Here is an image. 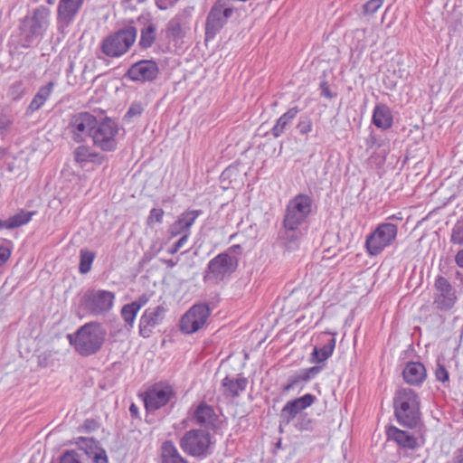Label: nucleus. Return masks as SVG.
<instances>
[{
	"mask_svg": "<svg viewBox=\"0 0 463 463\" xmlns=\"http://www.w3.org/2000/svg\"><path fill=\"white\" fill-rule=\"evenodd\" d=\"M313 211V199L306 194H298L287 203L283 216V239L298 245L304 236Z\"/></svg>",
	"mask_w": 463,
	"mask_h": 463,
	"instance_id": "1",
	"label": "nucleus"
},
{
	"mask_svg": "<svg viewBox=\"0 0 463 463\" xmlns=\"http://www.w3.org/2000/svg\"><path fill=\"white\" fill-rule=\"evenodd\" d=\"M106 329L99 322H89L80 326L75 333L68 334L67 339L75 352L81 356L96 354L103 346Z\"/></svg>",
	"mask_w": 463,
	"mask_h": 463,
	"instance_id": "2",
	"label": "nucleus"
},
{
	"mask_svg": "<svg viewBox=\"0 0 463 463\" xmlns=\"http://www.w3.org/2000/svg\"><path fill=\"white\" fill-rule=\"evenodd\" d=\"M394 414L400 424L414 428L420 421V400L410 388L398 390L393 398Z\"/></svg>",
	"mask_w": 463,
	"mask_h": 463,
	"instance_id": "3",
	"label": "nucleus"
},
{
	"mask_svg": "<svg viewBox=\"0 0 463 463\" xmlns=\"http://www.w3.org/2000/svg\"><path fill=\"white\" fill-rule=\"evenodd\" d=\"M50 9L41 5L32 16L24 19L20 27L23 47L30 48L41 42L50 25Z\"/></svg>",
	"mask_w": 463,
	"mask_h": 463,
	"instance_id": "4",
	"label": "nucleus"
},
{
	"mask_svg": "<svg viewBox=\"0 0 463 463\" xmlns=\"http://www.w3.org/2000/svg\"><path fill=\"white\" fill-rule=\"evenodd\" d=\"M239 259L230 251L219 253L207 264L203 280L211 285H217L224 281L235 272L238 268Z\"/></svg>",
	"mask_w": 463,
	"mask_h": 463,
	"instance_id": "5",
	"label": "nucleus"
},
{
	"mask_svg": "<svg viewBox=\"0 0 463 463\" xmlns=\"http://www.w3.org/2000/svg\"><path fill=\"white\" fill-rule=\"evenodd\" d=\"M183 451L192 457L204 458L212 454V437L203 430L186 431L179 442Z\"/></svg>",
	"mask_w": 463,
	"mask_h": 463,
	"instance_id": "6",
	"label": "nucleus"
},
{
	"mask_svg": "<svg viewBox=\"0 0 463 463\" xmlns=\"http://www.w3.org/2000/svg\"><path fill=\"white\" fill-rule=\"evenodd\" d=\"M137 31L134 26H127L103 40L102 52L111 58H117L126 53L135 43Z\"/></svg>",
	"mask_w": 463,
	"mask_h": 463,
	"instance_id": "7",
	"label": "nucleus"
},
{
	"mask_svg": "<svg viewBox=\"0 0 463 463\" xmlns=\"http://www.w3.org/2000/svg\"><path fill=\"white\" fill-rule=\"evenodd\" d=\"M398 227L392 222H383L367 235L365 247L371 256H377L390 247L397 238Z\"/></svg>",
	"mask_w": 463,
	"mask_h": 463,
	"instance_id": "8",
	"label": "nucleus"
},
{
	"mask_svg": "<svg viewBox=\"0 0 463 463\" xmlns=\"http://www.w3.org/2000/svg\"><path fill=\"white\" fill-rule=\"evenodd\" d=\"M118 133V128L116 122L107 118L101 121L97 119L90 137L95 146L102 151L111 152L117 148L116 136Z\"/></svg>",
	"mask_w": 463,
	"mask_h": 463,
	"instance_id": "9",
	"label": "nucleus"
},
{
	"mask_svg": "<svg viewBox=\"0 0 463 463\" xmlns=\"http://www.w3.org/2000/svg\"><path fill=\"white\" fill-rule=\"evenodd\" d=\"M97 118L90 112L73 114L67 125L66 130L71 138L76 143H84L91 137Z\"/></svg>",
	"mask_w": 463,
	"mask_h": 463,
	"instance_id": "10",
	"label": "nucleus"
},
{
	"mask_svg": "<svg viewBox=\"0 0 463 463\" xmlns=\"http://www.w3.org/2000/svg\"><path fill=\"white\" fill-rule=\"evenodd\" d=\"M233 8L227 6L225 0H217L212 6L205 23V41H212L233 14Z\"/></svg>",
	"mask_w": 463,
	"mask_h": 463,
	"instance_id": "11",
	"label": "nucleus"
},
{
	"mask_svg": "<svg viewBox=\"0 0 463 463\" xmlns=\"http://www.w3.org/2000/svg\"><path fill=\"white\" fill-rule=\"evenodd\" d=\"M211 309L207 304L200 303L191 307L181 317L180 330L184 334H194L206 323Z\"/></svg>",
	"mask_w": 463,
	"mask_h": 463,
	"instance_id": "12",
	"label": "nucleus"
},
{
	"mask_svg": "<svg viewBox=\"0 0 463 463\" xmlns=\"http://www.w3.org/2000/svg\"><path fill=\"white\" fill-rule=\"evenodd\" d=\"M84 0H60L57 8V30L65 36L83 5Z\"/></svg>",
	"mask_w": 463,
	"mask_h": 463,
	"instance_id": "13",
	"label": "nucleus"
},
{
	"mask_svg": "<svg viewBox=\"0 0 463 463\" xmlns=\"http://www.w3.org/2000/svg\"><path fill=\"white\" fill-rule=\"evenodd\" d=\"M316 400L315 395L306 393L299 398L288 401L280 411L279 428L281 429L283 426L290 424L304 410L310 407Z\"/></svg>",
	"mask_w": 463,
	"mask_h": 463,
	"instance_id": "14",
	"label": "nucleus"
},
{
	"mask_svg": "<svg viewBox=\"0 0 463 463\" xmlns=\"http://www.w3.org/2000/svg\"><path fill=\"white\" fill-rule=\"evenodd\" d=\"M115 294L105 289L90 291L86 295V307L95 316H99L109 312L114 305Z\"/></svg>",
	"mask_w": 463,
	"mask_h": 463,
	"instance_id": "15",
	"label": "nucleus"
},
{
	"mask_svg": "<svg viewBox=\"0 0 463 463\" xmlns=\"http://www.w3.org/2000/svg\"><path fill=\"white\" fill-rule=\"evenodd\" d=\"M166 312L167 308L163 305L146 308L139 319V335L144 338L150 337L154 329L163 323Z\"/></svg>",
	"mask_w": 463,
	"mask_h": 463,
	"instance_id": "16",
	"label": "nucleus"
},
{
	"mask_svg": "<svg viewBox=\"0 0 463 463\" xmlns=\"http://www.w3.org/2000/svg\"><path fill=\"white\" fill-rule=\"evenodd\" d=\"M174 396L171 386L156 383L151 386L144 395V403L147 411H154L166 405Z\"/></svg>",
	"mask_w": 463,
	"mask_h": 463,
	"instance_id": "17",
	"label": "nucleus"
},
{
	"mask_svg": "<svg viewBox=\"0 0 463 463\" xmlns=\"http://www.w3.org/2000/svg\"><path fill=\"white\" fill-rule=\"evenodd\" d=\"M434 305L440 311L450 310L456 301V290L449 280L443 277H438L435 280Z\"/></svg>",
	"mask_w": 463,
	"mask_h": 463,
	"instance_id": "18",
	"label": "nucleus"
},
{
	"mask_svg": "<svg viewBox=\"0 0 463 463\" xmlns=\"http://www.w3.org/2000/svg\"><path fill=\"white\" fill-rule=\"evenodd\" d=\"M159 72L156 62L153 60H141L132 64L126 77L132 81L146 83L156 79Z\"/></svg>",
	"mask_w": 463,
	"mask_h": 463,
	"instance_id": "19",
	"label": "nucleus"
},
{
	"mask_svg": "<svg viewBox=\"0 0 463 463\" xmlns=\"http://www.w3.org/2000/svg\"><path fill=\"white\" fill-rule=\"evenodd\" d=\"M202 213L201 210H187L182 213L169 228L171 237L187 234L189 238L191 227Z\"/></svg>",
	"mask_w": 463,
	"mask_h": 463,
	"instance_id": "20",
	"label": "nucleus"
},
{
	"mask_svg": "<svg viewBox=\"0 0 463 463\" xmlns=\"http://www.w3.org/2000/svg\"><path fill=\"white\" fill-rule=\"evenodd\" d=\"M191 419L195 424L210 429L215 426L217 415L212 406L201 402L193 411Z\"/></svg>",
	"mask_w": 463,
	"mask_h": 463,
	"instance_id": "21",
	"label": "nucleus"
},
{
	"mask_svg": "<svg viewBox=\"0 0 463 463\" xmlns=\"http://www.w3.org/2000/svg\"><path fill=\"white\" fill-rule=\"evenodd\" d=\"M248 385V379L239 375L236 379L226 376L222 381L221 391L226 398H236L244 392Z\"/></svg>",
	"mask_w": 463,
	"mask_h": 463,
	"instance_id": "22",
	"label": "nucleus"
},
{
	"mask_svg": "<svg viewBox=\"0 0 463 463\" xmlns=\"http://www.w3.org/2000/svg\"><path fill=\"white\" fill-rule=\"evenodd\" d=\"M73 156L75 162L80 165L81 168H83L87 163L101 165L104 161L102 155L93 150L90 146L84 145L75 148Z\"/></svg>",
	"mask_w": 463,
	"mask_h": 463,
	"instance_id": "23",
	"label": "nucleus"
},
{
	"mask_svg": "<svg viewBox=\"0 0 463 463\" xmlns=\"http://www.w3.org/2000/svg\"><path fill=\"white\" fill-rule=\"evenodd\" d=\"M404 381L411 385H420L426 379L427 373L420 362H409L402 372Z\"/></svg>",
	"mask_w": 463,
	"mask_h": 463,
	"instance_id": "24",
	"label": "nucleus"
},
{
	"mask_svg": "<svg viewBox=\"0 0 463 463\" xmlns=\"http://www.w3.org/2000/svg\"><path fill=\"white\" fill-rule=\"evenodd\" d=\"M323 345L321 347L315 346L311 354L310 362L319 364L326 361L332 354L335 347V338L329 336V334H325L323 338Z\"/></svg>",
	"mask_w": 463,
	"mask_h": 463,
	"instance_id": "25",
	"label": "nucleus"
},
{
	"mask_svg": "<svg viewBox=\"0 0 463 463\" xmlns=\"http://www.w3.org/2000/svg\"><path fill=\"white\" fill-rule=\"evenodd\" d=\"M372 121L378 128L389 129L393 122L391 109L385 104H376L373 111Z\"/></svg>",
	"mask_w": 463,
	"mask_h": 463,
	"instance_id": "26",
	"label": "nucleus"
},
{
	"mask_svg": "<svg viewBox=\"0 0 463 463\" xmlns=\"http://www.w3.org/2000/svg\"><path fill=\"white\" fill-rule=\"evenodd\" d=\"M55 87V83L53 81L48 82L46 85L42 86L36 94L33 96L32 101L30 102L27 109L26 114L32 115L35 111L39 110L41 108L43 107L45 102L49 99L51 97L53 89Z\"/></svg>",
	"mask_w": 463,
	"mask_h": 463,
	"instance_id": "27",
	"label": "nucleus"
},
{
	"mask_svg": "<svg viewBox=\"0 0 463 463\" xmlns=\"http://www.w3.org/2000/svg\"><path fill=\"white\" fill-rule=\"evenodd\" d=\"M386 434L389 439L394 440L402 448L415 449L418 445L417 439L413 435L394 426L389 427Z\"/></svg>",
	"mask_w": 463,
	"mask_h": 463,
	"instance_id": "28",
	"label": "nucleus"
},
{
	"mask_svg": "<svg viewBox=\"0 0 463 463\" xmlns=\"http://www.w3.org/2000/svg\"><path fill=\"white\" fill-rule=\"evenodd\" d=\"M161 459L162 463H188V461L182 457L172 441L163 443L161 448Z\"/></svg>",
	"mask_w": 463,
	"mask_h": 463,
	"instance_id": "29",
	"label": "nucleus"
},
{
	"mask_svg": "<svg viewBox=\"0 0 463 463\" xmlns=\"http://www.w3.org/2000/svg\"><path fill=\"white\" fill-rule=\"evenodd\" d=\"M298 111V109L297 107H294L289 109L284 114H282L271 129L272 135L275 137H280L287 129V128L289 126L291 121L297 117Z\"/></svg>",
	"mask_w": 463,
	"mask_h": 463,
	"instance_id": "30",
	"label": "nucleus"
},
{
	"mask_svg": "<svg viewBox=\"0 0 463 463\" xmlns=\"http://www.w3.org/2000/svg\"><path fill=\"white\" fill-rule=\"evenodd\" d=\"M322 370L321 366H312L310 368L305 369L298 376L292 377L288 380V383L283 387L284 392H289L294 389L295 385L299 381H309L310 379L317 376Z\"/></svg>",
	"mask_w": 463,
	"mask_h": 463,
	"instance_id": "31",
	"label": "nucleus"
},
{
	"mask_svg": "<svg viewBox=\"0 0 463 463\" xmlns=\"http://www.w3.org/2000/svg\"><path fill=\"white\" fill-rule=\"evenodd\" d=\"M156 25L151 22L141 29L139 45L142 48L146 49L152 46L156 40Z\"/></svg>",
	"mask_w": 463,
	"mask_h": 463,
	"instance_id": "32",
	"label": "nucleus"
},
{
	"mask_svg": "<svg viewBox=\"0 0 463 463\" xmlns=\"http://www.w3.org/2000/svg\"><path fill=\"white\" fill-rule=\"evenodd\" d=\"M34 213V212L20 211L18 213L7 219V229L12 230L27 224L32 220Z\"/></svg>",
	"mask_w": 463,
	"mask_h": 463,
	"instance_id": "33",
	"label": "nucleus"
},
{
	"mask_svg": "<svg viewBox=\"0 0 463 463\" xmlns=\"http://www.w3.org/2000/svg\"><path fill=\"white\" fill-rule=\"evenodd\" d=\"M95 256L96 254L88 249H81L80 250L79 270L81 274H86L90 270Z\"/></svg>",
	"mask_w": 463,
	"mask_h": 463,
	"instance_id": "34",
	"label": "nucleus"
},
{
	"mask_svg": "<svg viewBox=\"0 0 463 463\" xmlns=\"http://www.w3.org/2000/svg\"><path fill=\"white\" fill-rule=\"evenodd\" d=\"M26 88L23 80H14L10 84L7 90V97L14 101L20 100L25 94Z\"/></svg>",
	"mask_w": 463,
	"mask_h": 463,
	"instance_id": "35",
	"label": "nucleus"
},
{
	"mask_svg": "<svg viewBox=\"0 0 463 463\" xmlns=\"http://www.w3.org/2000/svg\"><path fill=\"white\" fill-rule=\"evenodd\" d=\"M137 313L138 310L136 309V307L131 303L126 304L122 307L120 314L127 326L128 327V330L133 328Z\"/></svg>",
	"mask_w": 463,
	"mask_h": 463,
	"instance_id": "36",
	"label": "nucleus"
},
{
	"mask_svg": "<svg viewBox=\"0 0 463 463\" xmlns=\"http://www.w3.org/2000/svg\"><path fill=\"white\" fill-rule=\"evenodd\" d=\"M167 36L173 40H179L184 36V31L178 18L172 19L167 26Z\"/></svg>",
	"mask_w": 463,
	"mask_h": 463,
	"instance_id": "37",
	"label": "nucleus"
},
{
	"mask_svg": "<svg viewBox=\"0 0 463 463\" xmlns=\"http://www.w3.org/2000/svg\"><path fill=\"white\" fill-rule=\"evenodd\" d=\"M450 241L454 244H463V221H458L453 226Z\"/></svg>",
	"mask_w": 463,
	"mask_h": 463,
	"instance_id": "38",
	"label": "nucleus"
},
{
	"mask_svg": "<svg viewBox=\"0 0 463 463\" xmlns=\"http://www.w3.org/2000/svg\"><path fill=\"white\" fill-rule=\"evenodd\" d=\"M59 463H83L81 454L74 449L65 451L60 458Z\"/></svg>",
	"mask_w": 463,
	"mask_h": 463,
	"instance_id": "39",
	"label": "nucleus"
},
{
	"mask_svg": "<svg viewBox=\"0 0 463 463\" xmlns=\"http://www.w3.org/2000/svg\"><path fill=\"white\" fill-rule=\"evenodd\" d=\"M435 377L439 382L446 383L449 380V374L446 367L439 362L437 361L435 369Z\"/></svg>",
	"mask_w": 463,
	"mask_h": 463,
	"instance_id": "40",
	"label": "nucleus"
},
{
	"mask_svg": "<svg viewBox=\"0 0 463 463\" xmlns=\"http://www.w3.org/2000/svg\"><path fill=\"white\" fill-rule=\"evenodd\" d=\"M311 423L312 421L307 414H300L296 418L294 426L298 430H308L311 428Z\"/></svg>",
	"mask_w": 463,
	"mask_h": 463,
	"instance_id": "41",
	"label": "nucleus"
},
{
	"mask_svg": "<svg viewBox=\"0 0 463 463\" xmlns=\"http://www.w3.org/2000/svg\"><path fill=\"white\" fill-rule=\"evenodd\" d=\"M384 0H369L364 5V13L365 14H373L383 5Z\"/></svg>",
	"mask_w": 463,
	"mask_h": 463,
	"instance_id": "42",
	"label": "nucleus"
},
{
	"mask_svg": "<svg viewBox=\"0 0 463 463\" xmlns=\"http://www.w3.org/2000/svg\"><path fill=\"white\" fill-rule=\"evenodd\" d=\"M164 213L163 209L153 208L149 212V215L146 220L147 224L152 225L154 222L161 223L163 222Z\"/></svg>",
	"mask_w": 463,
	"mask_h": 463,
	"instance_id": "43",
	"label": "nucleus"
},
{
	"mask_svg": "<svg viewBox=\"0 0 463 463\" xmlns=\"http://www.w3.org/2000/svg\"><path fill=\"white\" fill-rule=\"evenodd\" d=\"M142 112H143L142 105L138 102H134L128 108V110L127 111L125 118H131L134 117H138L142 114Z\"/></svg>",
	"mask_w": 463,
	"mask_h": 463,
	"instance_id": "44",
	"label": "nucleus"
},
{
	"mask_svg": "<svg viewBox=\"0 0 463 463\" xmlns=\"http://www.w3.org/2000/svg\"><path fill=\"white\" fill-rule=\"evenodd\" d=\"M297 128L300 134L306 135L312 131L313 124L310 118H304L299 120Z\"/></svg>",
	"mask_w": 463,
	"mask_h": 463,
	"instance_id": "45",
	"label": "nucleus"
},
{
	"mask_svg": "<svg viewBox=\"0 0 463 463\" xmlns=\"http://www.w3.org/2000/svg\"><path fill=\"white\" fill-rule=\"evenodd\" d=\"M188 241L187 234L182 235L181 238L175 241L173 246L168 250L170 254H175Z\"/></svg>",
	"mask_w": 463,
	"mask_h": 463,
	"instance_id": "46",
	"label": "nucleus"
},
{
	"mask_svg": "<svg viewBox=\"0 0 463 463\" xmlns=\"http://www.w3.org/2000/svg\"><path fill=\"white\" fill-rule=\"evenodd\" d=\"M93 462L94 463H108V458L104 449H99L93 452Z\"/></svg>",
	"mask_w": 463,
	"mask_h": 463,
	"instance_id": "47",
	"label": "nucleus"
},
{
	"mask_svg": "<svg viewBox=\"0 0 463 463\" xmlns=\"http://www.w3.org/2000/svg\"><path fill=\"white\" fill-rule=\"evenodd\" d=\"M178 0H156V5L160 10H166L175 5Z\"/></svg>",
	"mask_w": 463,
	"mask_h": 463,
	"instance_id": "48",
	"label": "nucleus"
},
{
	"mask_svg": "<svg viewBox=\"0 0 463 463\" xmlns=\"http://www.w3.org/2000/svg\"><path fill=\"white\" fill-rule=\"evenodd\" d=\"M11 250L6 247H0V267L3 266L10 258Z\"/></svg>",
	"mask_w": 463,
	"mask_h": 463,
	"instance_id": "49",
	"label": "nucleus"
},
{
	"mask_svg": "<svg viewBox=\"0 0 463 463\" xmlns=\"http://www.w3.org/2000/svg\"><path fill=\"white\" fill-rule=\"evenodd\" d=\"M148 301V298L146 295H141L137 300L131 302V304L137 309L140 310Z\"/></svg>",
	"mask_w": 463,
	"mask_h": 463,
	"instance_id": "50",
	"label": "nucleus"
},
{
	"mask_svg": "<svg viewBox=\"0 0 463 463\" xmlns=\"http://www.w3.org/2000/svg\"><path fill=\"white\" fill-rule=\"evenodd\" d=\"M449 463H463V448L457 449Z\"/></svg>",
	"mask_w": 463,
	"mask_h": 463,
	"instance_id": "51",
	"label": "nucleus"
},
{
	"mask_svg": "<svg viewBox=\"0 0 463 463\" xmlns=\"http://www.w3.org/2000/svg\"><path fill=\"white\" fill-rule=\"evenodd\" d=\"M320 88H321V94H322V96L326 97V99H332L333 98L334 95L331 92V90L329 89V86H328V84L326 82L321 83Z\"/></svg>",
	"mask_w": 463,
	"mask_h": 463,
	"instance_id": "52",
	"label": "nucleus"
},
{
	"mask_svg": "<svg viewBox=\"0 0 463 463\" xmlns=\"http://www.w3.org/2000/svg\"><path fill=\"white\" fill-rule=\"evenodd\" d=\"M455 261L458 267L463 269V249L457 253Z\"/></svg>",
	"mask_w": 463,
	"mask_h": 463,
	"instance_id": "53",
	"label": "nucleus"
},
{
	"mask_svg": "<svg viewBox=\"0 0 463 463\" xmlns=\"http://www.w3.org/2000/svg\"><path fill=\"white\" fill-rule=\"evenodd\" d=\"M387 220H389V221H393V220L402 221V217L401 216V213L392 214V215L389 216L387 218Z\"/></svg>",
	"mask_w": 463,
	"mask_h": 463,
	"instance_id": "54",
	"label": "nucleus"
},
{
	"mask_svg": "<svg viewBox=\"0 0 463 463\" xmlns=\"http://www.w3.org/2000/svg\"><path fill=\"white\" fill-rule=\"evenodd\" d=\"M164 262H165V263L166 264V266H167V267H169V268H173V267H175V266L176 265V262H175V261H174L173 260H165Z\"/></svg>",
	"mask_w": 463,
	"mask_h": 463,
	"instance_id": "55",
	"label": "nucleus"
},
{
	"mask_svg": "<svg viewBox=\"0 0 463 463\" xmlns=\"http://www.w3.org/2000/svg\"><path fill=\"white\" fill-rule=\"evenodd\" d=\"M129 411L132 414L136 415L137 414L138 409L135 404H131Z\"/></svg>",
	"mask_w": 463,
	"mask_h": 463,
	"instance_id": "56",
	"label": "nucleus"
},
{
	"mask_svg": "<svg viewBox=\"0 0 463 463\" xmlns=\"http://www.w3.org/2000/svg\"><path fill=\"white\" fill-rule=\"evenodd\" d=\"M3 228L7 229V220H5V221H2V220L0 219V229H3Z\"/></svg>",
	"mask_w": 463,
	"mask_h": 463,
	"instance_id": "57",
	"label": "nucleus"
},
{
	"mask_svg": "<svg viewBox=\"0 0 463 463\" xmlns=\"http://www.w3.org/2000/svg\"><path fill=\"white\" fill-rule=\"evenodd\" d=\"M93 421L92 420H87L85 422H84V427L86 429H90V424L92 423Z\"/></svg>",
	"mask_w": 463,
	"mask_h": 463,
	"instance_id": "58",
	"label": "nucleus"
},
{
	"mask_svg": "<svg viewBox=\"0 0 463 463\" xmlns=\"http://www.w3.org/2000/svg\"><path fill=\"white\" fill-rule=\"evenodd\" d=\"M6 152L5 149L2 146H0V158L4 157L5 156Z\"/></svg>",
	"mask_w": 463,
	"mask_h": 463,
	"instance_id": "59",
	"label": "nucleus"
},
{
	"mask_svg": "<svg viewBox=\"0 0 463 463\" xmlns=\"http://www.w3.org/2000/svg\"><path fill=\"white\" fill-rule=\"evenodd\" d=\"M46 3L48 5H53L55 3V0H46Z\"/></svg>",
	"mask_w": 463,
	"mask_h": 463,
	"instance_id": "60",
	"label": "nucleus"
},
{
	"mask_svg": "<svg viewBox=\"0 0 463 463\" xmlns=\"http://www.w3.org/2000/svg\"><path fill=\"white\" fill-rule=\"evenodd\" d=\"M82 439V441H84V442L89 441L87 439ZM90 442H92V443L94 442L92 439H90Z\"/></svg>",
	"mask_w": 463,
	"mask_h": 463,
	"instance_id": "61",
	"label": "nucleus"
},
{
	"mask_svg": "<svg viewBox=\"0 0 463 463\" xmlns=\"http://www.w3.org/2000/svg\"><path fill=\"white\" fill-rule=\"evenodd\" d=\"M30 463H32V462H30Z\"/></svg>",
	"mask_w": 463,
	"mask_h": 463,
	"instance_id": "62",
	"label": "nucleus"
}]
</instances>
